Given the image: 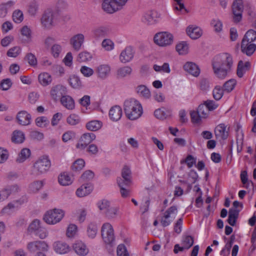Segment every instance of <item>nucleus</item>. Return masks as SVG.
<instances>
[{
	"label": "nucleus",
	"instance_id": "obj_1",
	"mask_svg": "<svg viewBox=\"0 0 256 256\" xmlns=\"http://www.w3.org/2000/svg\"><path fill=\"white\" fill-rule=\"evenodd\" d=\"M233 64L232 56L228 53L215 56L212 60L214 74L218 78L223 80L230 72Z\"/></svg>",
	"mask_w": 256,
	"mask_h": 256
},
{
	"label": "nucleus",
	"instance_id": "obj_2",
	"mask_svg": "<svg viewBox=\"0 0 256 256\" xmlns=\"http://www.w3.org/2000/svg\"><path fill=\"white\" fill-rule=\"evenodd\" d=\"M124 110L126 118L131 120L138 118L142 114L141 104L134 98L128 99L124 101Z\"/></svg>",
	"mask_w": 256,
	"mask_h": 256
},
{
	"label": "nucleus",
	"instance_id": "obj_3",
	"mask_svg": "<svg viewBox=\"0 0 256 256\" xmlns=\"http://www.w3.org/2000/svg\"><path fill=\"white\" fill-rule=\"evenodd\" d=\"M51 166V162L47 156L39 158L34 164L33 173L39 176L46 172Z\"/></svg>",
	"mask_w": 256,
	"mask_h": 256
},
{
	"label": "nucleus",
	"instance_id": "obj_4",
	"mask_svg": "<svg viewBox=\"0 0 256 256\" xmlns=\"http://www.w3.org/2000/svg\"><path fill=\"white\" fill-rule=\"evenodd\" d=\"M128 0H103L102 8L108 14H112L122 8Z\"/></svg>",
	"mask_w": 256,
	"mask_h": 256
},
{
	"label": "nucleus",
	"instance_id": "obj_5",
	"mask_svg": "<svg viewBox=\"0 0 256 256\" xmlns=\"http://www.w3.org/2000/svg\"><path fill=\"white\" fill-rule=\"evenodd\" d=\"M64 215V212L60 209L54 208L48 210L44 216V220L49 224H54L60 222Z\"/></svg>",
	"mask_w": 256,
	"mask_h": 256
},
{
	"label": "nucleus",
	"instance_id": "obj_6",
	"mask_svg": "<svg viewBox=\"0 0 256 256\" xmlns=\"http://www.w3.org/2000/svg\"><path fill=\"white\" fill-rule=\"evenodd\" d=\"M154 40L156 44L160 46H166L172 43L173 36L168 32H160L154 35Z\"/></svg>",
	"mask_w": 256,
	"mask_h": 256
},
{
	"label": "nucleus",
	"instance_id": "obj_7",
	"mask_svg": "<svg viewBox=\"0 0 256 256\" xmlns=\"http://www.w3.org/2000/svg\"><path fill=\"white\" fill-rule=\"evenodd\" d=\"M102 239L106 244H112L114 242V235L112 226L109 223L104 224L101 230Z\"/></svg>",
	"mask_w": 256,
	"mask_h": 256
},
{
	"label": "nucleus",
	"instance_id": "obj_8",
	"mask_svg": "<svg viewBox=\"0 0 256 256\" xmlns=\"http://www.w3.org/2000/svg\"><path fill=\"white\" fill-rule=\"evenodd\" d=\"M27 249L31 253L44 252L48 250L49 246L46 242L41 240H36L27 244Z\"/></svg>",
	"mask_w": 256,
	"mask_h": 256
},
{
	"label": "nucleus",
	"instance_id": "obj_9",
	"mask_svg": "<svg viewBox=\"0 0 256 256\" xmlns=\"http://www.w3.org/2000/svg\"><path fill=\"white\" fill-rule=\"evenodd\" d=\"M178 213V208L176 206H172L168 208L162 217L160 223L164 226H167L174 220Z\"/></svg>",
	"mask_w": 256,
	"mask_h": 256
},
{
	"label": "nucleus",
	"instance_id": "obj_10",
	"mask_svg": "<svg viewBox=\"0 0 256 256\" xmlns=\"http://www.w3.org/2000/svg\"><path fill=\"white\" fill-rule=\"evenodd\" d=\"M41 24L45 28L50 29L54 26V14L51 10H47L42 15Z\"/></svg>",
	"mask_w": 256,
	"mask_h": 256
},
{
	"label": "nucleus",
	"instance_id": "obj_11",
	"mask_svg": "<svg viewBox=\"0 0 256 256\" xmlns=\"http://www.w3.org/2000/svg\"><path fill=\"white\" fill-rule=\"evenodd\" d=\"M96 138L95 134L92 132L85 133L80 137L76 147L78 148L84 150Z\"/></svg>",
	"mask_w": 256,
	"mask_h": 256
},
{
	"label": "nucleus",
	"instance_id": "obj_12",
	"mask_svg": "<svg viewBox=\"0 0 256 256\" xmlns=\"http://www.w3.org/2000/svg\"><path fill=\"white\" fill-rule=\"evenodd\" d=\"M134 50L132 46H128L120 52L119 59L121 62L126 64L130 62L134 58Z\"/></svg>",
	"mask_w": 256,
	"mask_h": 256
},
{
	"label": "nucleus",
	"instance_id": "obj_13",
	"mask_svg": "<svg viewBox=\"0 0 256 256\" xmlns=\"http://www.w3.org/2000/svg\"><path fill=\"white\" fill-rule=\"evenodd\" d=\"M242 0H235L232 5L233 18L235 22H238L242 20Z\"/></svg>",
	"mask_w": 256,
	"mask_h": 256
},
{
	"label": "nucleus",
	"instance_id": "obj_14",
	"mask_svg": "<svg viewBox=\"0 0 256 256\" xmlns=\"http://www.w3.org/2000/svg\"><path fill=\"white\" fill-rule=\"evenodd\" d=\"M67 93L66 88L62 85H56L50 90V96L54 101H57Z\"/></svg>",
	"mask_w": 256,
	"mask_h": 256
},
{
	"label": "nucleus",
	"instance_id": "obj_15",
	"mask_svg": "<svg viewBox=\"0 0 256 256\" xmlns=\"http://www.w3.org/2000/svg\"><path fill=\"white\" fill-rule=\"evenodd\" d=\"M18 123L22 126H26L31 124V115L26 110H20L16 116Z\"/></svg>",
	"mask_w": 256,
	"mask_h": 256
},
{
	"label": "nucleus",
	"instance_id": "obj_16",
	"mask_svg": "<svg viewBox=\"0 0 256 256\" xmlns=\"http://www.w3.org/2000/svg\"><path fill=\"white\" fill-rule=\"evenodd\" d=\"M186 34L193 40L200 38L202 34V30L194 25H190L186 28Z\"/></svg>",
	"mask_w": 256,
	"mask_h": 256
},
{
	"label": "nucleus",
	"instance_id": "obj_17",
	"mask_svg": "<svg viewBox=\"0 0 256 256\" xmlns=\"http://www.w3.org/2000/svg\"><path fill=\"white\" fill-rule=\"evenodd\" d=\"M84 36L82 34H78L73 36L70 40V44L76 51L80 50L84 42Z\"/></svg>",
	"mask_w": 256,
	"mask_h": 256
},
{
	"label": "nucleus",
	"instance_id": "obj_18",
	"mask_svg": "<svg viewBox=\"0 0 256 256\" xmlns=\"http://www.w3.org/2000/svg\"><path fill=\"white\" fill-rule=\"evenodd\" d=\"M226 126L224 124L217 126L214 129V134L216 138L226 140L228 136V132L226 130Z\"/></svg>",
	"mask_w": 256,
	"mask_h": 256
},
{
	"label": "nucleus",
	"instance_id": "obj_19",
	"mask_svg": "<svg viewBox=\"0 0 256 256\" xmlns=\"http://www.w3.org/2000/svg\"><path fill=\"white\" fill-rule=\"evenodd\" d=\"M185 71L194 76H198L200 73L198 66L192 62H186L183 66Z\"/></svg>",
	"mask_w": 256,
	"mask_h": 256
},
{
	"label": "nucleus",
	"instance_id": "obj_20",
	"mask_svg": "<svg viewBox=\"0 0 256 256\" xmlns=\"http://www.w3.org/2000/svg\"><path fill=\"white\" fill-rule=\"evenodd\" d=\"M241 50L242 52L247 56H251L256 50V44L248 41L242 40Z\"/></svg>",
	"mask_w": 256,
	"mask_h": 256
},
{
	"label": "nucleus",
	"instance_id": "obj_21",
	"mask_svg": "<svg viewBox=\"0 0 256 256\" xmlns=\"http://www.w3.org/2000/svg\"><path fill=\"white\" fill-rule=\"evenodd\" d=\"M122 114V109L119 106H115L111 108L109 111L110 119L114 122L119 120Z\"/></svg>",
	"mask_w": 256,
	"mask_h": 256
},
{
	"label": "nucleus",
	"instance_id": "obj_22",
	"mask_svg": "<svg viewBox=\"0 0 256 256\" xmlns=\"http://www.w3.org/2000/svg\"><path fill=\"white\" fill-rule=\"evenodd\" d=\"M142 22L146 25L152 26L158 22V18L154 12H150L146 13L142 18Z\"/></svg>",
	"mask_w": 256,
	"mask_h": 256
},
{
	"label": "nucleus",
	"instance_id": "obj_23",
	"mask_svg": "<svg viewBox=\"0 0 256 256\" xmlns=\"http://www.w3.org/2000/svg\"><path fill=\"white\" fill-rule=\"evenodd\" d=\"M93 190L92 185L90 184H82L76 191V194L78 197H84L89 194Z\"/></svg>",
	"mask_w": 256,
	"mask_h": 256
},
{
	"label": "nucleus",
	"instance_id": "obj_24",
	"mask_svg": "<svg viewBox=\"0 0 256 256\" xmlns=\"http://www.w3.org/2000/svg\"><path fill=\"white\" fill-rule=\"evenodd\" d=\"M73 248L75 252L80 256H86L88 252V249L86 245L81 241L76 242Z\"/></svg>",
	"mask_w": 256,
	"mask_h": 256
},
{
	"label": "nucleus",
	"instance_id": "obj_25",
	"mask_svg": "<svg viewBox=\"0 0 256 256\" xmlns=\"http://www.w3.org/2000/svg\"><path fill=\"white\" fill-rule=\"evenodd\" d=\"M58 181L60 185L67 186L72 183L73 178L67 172H64L58 176Z\"/></svg>",
	"mask_w": 256,
	"mask_h": 256
},
{
	"label": "nucleus",
	"instance_id": "obj_26",
	"mask_svg": "<svg viewBox=\"0 0 256 256\" xmlns=\"http://www.w3.org/2000/svg\"><path fill=\"white\" fill-rule=\"evenodd\" d=\"M54 248L56 252L60 254H64L70 250V246L65 242H56L54 244Z\"/></svg>",
	"mask_w": 256,
	"mask_h": 256
},
{
	"label": "nucleus",
	"instance_id": "obj_27",
	"mask_svg": "<svg viewBox=\"0 0 256 256\" xmlns=\"http://www.w3.org/2000/svg\"><path fill=\"white\" fill-rule=\"evenodd\" d=\"M60 100L62 104L68 110H72L74 108V101L70 96L66 94Z\"/></svg>",
	"mask_w": 256,
	"mask_h": 256
},
{
	"label": "nucleus",
	"instance_id": "obj_28",
	"mask_svg": "<svg viewBox=\"0 0 256 256\" xmlns=\"http://www.w3.org/2000/svg\"><path fill=\"white\" fill-rule=\"evenodd\" d=\"M96 72L99 78L105 79L110 74V68L108 64H102L98 66Z\"/></svg>",
	"mask_w": 256,
	"mask_h": 256
},
{
	"label": "nucleus",
	"instance_id": "obj_29",
	"mask_svg": "<svg viewBox=\"0 0 256 256\" xmlns=\"http://www.w3.org/2000/svg\"><path fill=\"white\" fill-rule=\"evenodd\" d=\"M26 198H22L20 200L14 201L13 202L8 204L6 207L2 210V212L4 214H9L11 212L12 210L16 208H18L20 205L24 203Z\"/></svg>",
	"mask_w": 256,
	"mask_h": 256
},
{
	"label": "nucleus",
	"instance_id": "obj_30",
	"mask_svg": "<svg viewBox=\"0 0 256 256\" xmlns=\"http://www.w3.org/2000/svg\"><path fill=\"white\" fill-rule=\"evenodd\" d=\"M14 4V2L10 0L0 4V18H5L9 10H11Z\"/></svg>",
	"mask_w": 256,
	"mask_h": 256
},
{
	"label": "nucleus",
	"instance_id": "obj_31",
	"mask_svg": "<svg viewBox=\"0 0 256 256\" xmlns=\"http://www.w3.org/2000/svg\"><path fill=\"white\" fill-rule=\"evenodd\" d=\"M122 178H122L123 180V183L125 184V185H130L131 182L130 170L127 166H125L123 168L122 172Z\"/></svg>",
	"mask_w": 256,
	"mask_h": 256
},
{
	"label": "nucleus",
	"instance_id": "obj_32",
	"mask_svg": "<svg viewBox=\"0 0 256 256\" xmlns=\"http://www.w3.org/2000/svg\"><path fill=\"white\" fill-rule=\"evenodd\" d=\"M98 226L94 222L90 223L87 226V236L90 238H94L98 232Z\"/></svg>",
	"mask_w": 256,
	"mask_h": 256
},
{
	"label": "nucleus",
	"instance_id": "obj_33",
	"mask_svg": "<svg viewBox=\"0 0 256 256\" xmlns=\"http://www.w3.org/2000/svg\"><path fill=\"white\" fill-rule=\"evenodd\" d=\"M154 114L158 118L164 119L171 115V112L164 108H162L156 110L154 111Z\"/></svg>",
	"mask_w": 256,
	"mask_h": 256
},
{
	"label": "nucleus",
	"instance_id": "obj_34",
	"mask_svg": "<svg viewBox=\"0 0 256 256\" xmlns=\"http://www.w3.org/2000/svg\"><path fill=\"white\" fill-rule=\"evenodd\" d=\"M43 185V181L35 180L29 184L28 191L30 193H36L42 188Z\"/></svg>",
	"mask_w": 256,
	"mask_h": 256
},
{
	"label": "nucleus",
	"instance_id": "obj_35",
	"mask_svg": "<svg viewBox=\"0 0 256 256\" xmlns=\"http://www.w3.org/2000/svg\"><path fill=\"white\" fill-rule=\"evenodd\" d=\"M136 92L140 96L148 99L150 97V90L144 85H140L136 88Z\"/></svg>",
	"mask_w": 256,
	"mask_h": 256
},
{
	"label": "nucleus",
	"instance_id": "obj_36",
	"mask_svg": "<svg viewBox=\"0 0 256 256\" xmlns=\"http://www.w3.org/2000/svg\"><path fill=\"white\" fill-rule=\"evenodd\" d=\"M70 85L74 88H79L82 86L80 78L76 75H72L68 78Z\"/></svg>",
	"mask_w": 256,
	"mask_h": 256
},
{
	"label": "nucleus",
	"instance_id": "obj_37",
	"mask_svg": "<svg viewBox=\"0 0 256 256\" xmlns=\"http://www.w3.org/2000/svg\"><path fill=\"white\" fill-rule=\"evenodd\" d=\"M39 82L44 86L49 84L52 82V78L50 74L47 72H42L38 76Z\"/></svg>",
	"mask_w": 256,
	"mask_h": 256
},
{
	"label": "nucleus",
	"instance_id": "obj_38",
	"mask_svg": "<svg viewBox=\"0 0 256 256\" xmlns=\"http://www.w3.org/2000/svg\"><path fill=\"white\" fill-rule=\"evenodd\" d=\"M25 139L24 134L20 130H14L13 132L12 136V142L20 144L22 143Z\"/></svg>",
	"mask_w": 256,
	"mask_h": 256
},
{
	"label": "nucleus",
	"instance_id": "obj_39",
	"mask_svg": "<svg viewBox=\"0 0 256 256\" xmlns=\"http://www.w3.org/2000/svg\"><path fill=\"white\" fill-rule=\"evenodd\" d=\"M30 151L28 148H23L19 154L16 161L19 163L23 162L30 157Z\"/></svg>",
	"mask_w": 256,
	"mask_h": 256
},
{
	"label": "nucleus",
	"instance_id": "obj_40",
	"mask_svg": "<svg viewBox=\"0 0 256 256\" xmlns=\"http://www.w3.org/2000/svg\"><path fill=\"white\" fill-rule=\"evenodd\" d=\"M42 225L41 222L38 219H35L30 224L28 231L30 234H34Z\"/></svg>",
	"mask_w": 256,
	"mask_h": 256
},
{
	"label": "nucleus",
	"instance_id": "obj_41",
	"mask_svg": "<svg viewBox=\"0 0 256 256\" xmlns=\"http://www.w3.org/2000/svg\"><path fill=\"white\" fill-rule=\"evenodd\" d=\"M102 126V122L100 120H92L88 122L86 127L88 130L91 131H96L100 129Z\"/></svg>",
	"mask_w": 256,
	"mask_h": 256
},
{
	"label": "nucleus",
	"instance_id": "obj_42",
	"mask_svg": "<svg viewBox=\"0 0 256 256\" xmlns=\"http://www.w3.org/2000/svg\"><path fill=\"white\" fill-rule=\"evenodd\" d=\"M176 48L180 54L184 55L188 53V46L186 42H182L177 44Z\"/></svg>",
	"mask_w": 256,
	"mask_h": 256
},
{
	"label": "nucleus",
	"instance_id": "obj_43",
	"mask_svg": "<svg viewBox=\"0 0 256 256\" xmlns=\"http://www.w3.org/2000/svg\"><path fill=\"white\" fill-rule=\"evenodd\" d=\"M94 34L96 38H103L108 33V30L106 27H99L94 30Z\"/></svg>",
	"mask_w": 256,
	"mask_h": 256
},
{
	"label": "nucleus",
	"instance_id": "obj_44",
	"mask_svg": "<svg viewBox=\"0 0 256 256\" xmlns=\"http://www.w3.org/2000/svg\"><path fill=\"white\" fill-rule=\"evenodd\" d=\"M210 26L214 28L216 32H220L222 30V23L218 18H213L210 22Z\"/></svg>",
	"mask_w": 256,
	"mask_h": 256
},
{
	"label": "nucleus",
	"instance_id": "obj_45",
	"mask_svg": "<svg viewBox=\"0 0 256 256\" xmlns=\"http://www.w3.org/2000/svg\"><path fill=\"white\" fill-rule=\"evenodd\" d=\"M194 238L190 236H186L182 238V245L186 250L189 249L194 244Z\"/></svg>",
	"mask_w": 256,
	"mask_h": 256
},
{
	"label": "nucleus",
	"instance_id": "obj_46",
	"mask_svg": "<svg viewBox=\"0 0 256 256\" xmlns=\"http://www.w3.org/2000/svg\"><path fill=\"white\" fill-rule=\"evenodd\" d=\"M132 69L128 66H123L120 68L117 71V74L118 77L124 78L130 74Z\"/></svg>",
	"mask_w": 256,
	"mask_h": 256
},
{
	"label": "nucleus",
	"instance_id": "obj_47",
	"mask_svg": "<svg viewBox=\"0 0 256 256\" xmlns=\"http://www.w3.org/2000/svg\"><path fill=\"white\" fill-rule=\"evenodd\" d=\"M117 182L120 188V192L123 198L127 197L129 194V190L126 189L124 186H128V185H125V184L123 183V180L122 178H118Z\"/></svg>",
	"mask_w": 256,
	"mask_h": 256
},
{
	"label": "nucleus",
	"instance_id": "obj_48",
	"mask_svg": "<svg viewBox=\"0 0 256 256\" xmlns=\"http://www.w3.org/2000/svg\"><path fill=\"white\" fill-rule=\"evenodd\" d=\"M256 40V31L253 30H248L245 34L242 40L252 42Z\"/></svg>",
	"mask_w": 256,
	"mask_h": 256
},
{
	"label": "nucleus",
	"instance_id": "obj_49",
	"mask_svg": "<svg viewBox=\"0 0 256 256\" xmlns=\"http://www.w3.org/2000/svg\"><path fill=\"white\" fill-rule=\"evenodd\" d=\"M118 210V208L117 207L111 206L104 213L106 217L109 218H112L116 216Z\"/></svg>",
	"mask_w": 256,
	"mask_h": 256
},
{
	"label": "nucleus",
	"instance_id": "obj_50",
	"mask_svg": "<svg viewBox=\"0 0 256 256\" xmlns=\"http://www.w3.org/2000/svg\"><path fill=\"white\" fill-rule=\"evenodd\" d=\"M224 92L223 88L219 86H216L212 92L214 98L216 100H220L224 94Z\"/></svg>",
	"mask_w": 256,
	"mask_h": 256
},
{
	"label": "nucleus",
	"instance_id": "obj_51",
	"mask_svg": "<svg viewBox=\"0 0 256 256\" xmlns=\"http://www.w3.org/2000/svg\"><path fill=\"white\" fill-rule=\"evenodd\" d=\"M236 84V81L231 79L224 83L223 86V90L228 92H230L234 88Z\"/></svg>",
	"mask_w": 256,
	"mask_h": 256
},
{
	"label": "nucleus",
	"instance_id": "obj_52",
	"mask_svg": "<svg viewBox=\"0 0 256 256\" xmlns=\"http://www.w3.org/2000/svg\"><path fill=\"white\" fill-rule=\"evenodd\" d=\"M85 162L82 159H78L76 160L72 166L73 171L80 170L84 166Z\"/></svg>",
	"mask_w": 256,
	"mask_h": 256
},
{
	"label": "nucleus",
	"instance_id": "obj_53",
	"mask_svg": "<svg viewBox=\"0 0 256 256\" xmlns=\"http://www.w3.org/2000/svg\"><path fill=\"white\" fill-rule=\"evenodd\" d=\"M12 19L16 23H20L24 20L22 12L19 10H14L12 14Z\"/></svg>",
	"mask_w": 256,
	"mask_h": 256
},
{
	"label": "nucleus",
	"instance_id": "obj_54",
	"mask_svg": "<svg viewBox=\"0 0 256 256\" xmlns=\"http://www.w3.org/2000/svg\"><path fill=\"white\" fill-rule=\"evenodd\" d=\"M21 52V48L20 46H16L10 48L7 52V56L9 57L16 58Z\"/></svg>",
	"mask_w": 256,
	"mask_h": 256
},
{
	"label": "nucleus",
	"instance_id": "obj_55",
	"mask_svg": "<svg viewBox=\"0 0 256 256\" xmlns=\"http://www.w3.org/2000/svg\"><path fill=\"white\" fill-rule=\"evenodd\" d=\"M97 206L100 210L104 212L111 206L110 202L106 200H102L97 203Z\"/></svg>",
	"mask_w": 256,
	"mask_h": 256
},
{
	"label": "nucleus",
	"instance_id": "obj_56",
	"mask_svg": "<svg viewBox=\"0 0 256 256\" xmlns=\"http://www.w3.org/2000/svg\"><path fill=\"white\" fill-rule=\"evenodd\" d=\"M36 125L40 128L46 127L49 124V121L46 116H40L36 119Z\"/></svg>",
	"mask_w": 256,
	"mask_h": 256
},
{
	"label": "nucleus",
	"instance_id": "obj_57",
	"mask_svg": "<svg viewBox=\"0 0 256 256\" xmlns=\"http://www.w3.org/2000/svg\"><path fill=\"white\" fill-rule=\"evenodd\" d=\"M92 58L91 54L88 52H84L79 54L78 60L79 62H86L90 60Z\"/></svg>",
	"mask_w": 256,
	"mask_h": 256
},
{
	"label": "nucleus",
	"instance_id": "obj_58",
	"mask_svg": "<svg viewBox=\"0 0 256 256\" xmlns=\"http://www.w3.org/2000/svg\"><path fill=\"white\" fill-rule=\"evenodd\" d=\"M66 121L69 124L74 126L80 122V118L76 114H71L68 117Z\"/></svg>",
	"mask_w": 256,
	"mask_h": 256
},
{
	"label": "nucleus",
	"instance_id": "obj_59",
	"mask_svg": "<svg viewBox=\"0 0 256 256\" xmlns=\"http://www.w3.org/2000/svg\"><path fill=\"white\" fill-rule=\"evenodd\" d=\"M190 118L192 122L194 124H199L201 122L202 118L201 115L199 114L197 110H194L190 112Z\"/></svg>",
	"mask_w": 256,
	"mask_h": 256
},
{
	"label": "nucleus",
	"instance_id": "obj_60",
	"mask_svg": "<svg viewBox=\"0 0 256 256\" xmlns=\"http://www.w3.org/2000/svg\"><path fill=\"white\" fill-rule=\"evenodd\" d=\"M62 51V47L60 44H54L51 48V52L53 56L57 58Z\"/></svg>",
	"mask_w": 256,
	"mask_h": 256
},
{
	"label": "nucleus",
	"instance_id": "obj_61",
	"mask_svg": "<svg viewBox=\"0 0 256 256\" xmlns=\"http://www.w3.org/2000/svg\"><path fill=\"white\" fill-rule=\"evenodd\" d=\"M38 8V5L36 2H32L29 5L28 12L32 16H34L36 14Z\"/></svg>",
	"mask_w": 256,
	"mask_h": 256
},
{
	"label": "nucleus",
	"instance_id": "obj_62",
	"mask_svg": "<svg viewBox=\"0 0 256 256\" xmlns=\"http://www.w3.org/2000/svg\"><path fill=\"white\" fill-rule=\"evenodd\" d=\"M197 110L199 114L201 115V117H202L203 118H206L209 114L208 109L204 103V104H200L198 106Z\"/></svg>",
	"mask_w": 256,
	"mask_h": 256
},
{
	"label": "nucleus",
	"instance_id": "obj_63",
	"mask_svg": "<svg viewBox=\"0 0 256 256\" xmlns=\"http://www.w3.org/2000/svg\"><path fill=\"white\" fill-rule=\"evenodd\" d=\"M94 176V174L93 172L90 170H87L82 174L80 179L84 182L90 181L93 179Z\"/></svg>",
	"mask_w": 256,
	"mask_h": 256
},
{
	"label": "nucleus",
	"instance_id": "obj_64",
	"mask_svg": "<svg viewBox=\"0 0 256 256\" xmlns=\"http://www.w3.org/2000/svg\"><path fill=\"white\" fill-rule=\"evenodd\" d=\"M118 256H129V254L124 244H119L116 250Z\"/></svg>",
	"mask_w": 256,
	"mask_h": 256
}]
</instances>
